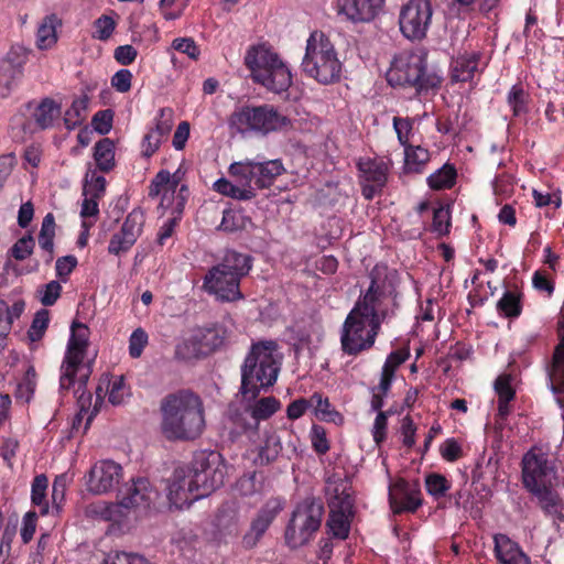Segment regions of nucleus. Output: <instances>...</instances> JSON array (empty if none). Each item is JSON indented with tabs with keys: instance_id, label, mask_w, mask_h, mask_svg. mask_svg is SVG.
I'll use <instances>...</instances> for the list:
<instances>
[{
	"instance_id": "b1692460",
	"label": "nucleus",
	"mask_w": 564,
	"mask_h": 564,
	"mask_svg": "<svg viewBox=\"0 0 564 564\" xmlns=\"http://www.w3.org/2000/svg\"><path fill=\"white\" fill-rule=\"evenodd\" d=\"M386 0H336L339 14L354 23L370 22L383 10Z\"/></svg>"
},
{
	"instance_id": "69168bd1",
	"label": "nucleus",
	"mask_w": 564,
	"mask_h": 564,
	"mask_svg": "<svg viewBox=\"0 0 564 564\" xmlns=\"http://www.w3.org/2000/svg\"><path fill=\"white\" fill-rule=\"evenodd\" d=\"M440 453L443 459L454 463L463 457L460 444L454 437L447 438L440 446Z\"/></svg>"
},
{
	"instance_id": "6e6d98bb",
	"label": "nucleus",
	"mask_w": 564,
	"mask_h": 564,
	"mask_svg": "<svg viewBox=\"0 0 564 564\" xmlns=\"http://www.w3.org/2000/svg\"><path fill=\"white\" fill-rule=\"evenodd\" d=\"M115 28V20L104 14L95 21L93 36L97 40L106 41L112 35Z\"/></svg>"
},
{
	"instance_id": "aec40b11",
	"label": "nucleus",
	"mask_w": 564,
	"mask_h": 564,
	"mask_svg": "<svg viewBox=\"0 0 564 564\" xmlns=\"http://www.w3.org/2000/svg\"><path fill=\"white\" fill-rule=\"evenodd\" d=\"M328 506L330 511L326 527L329 533L335 539L346 540L349 536L350 523L354 517V505L350 495L336 491Z\"/></svg>"
},
{
	"instance_id": "39448f33",
	"label": "nucleus",
	"mask_w": 564,
	"mask_h": 564,
	"mask_svg": "<svg viewBox=\"0 0 564 564\" xmlns=\"http://www.w3.org/2000/svg\"><path fill=\"white\" fill-rule=\"evenodd\" d=\"M387 82L392 87H409L422 93L438 88L442 77L427 70L426 52L416 50L401 52L393 58L387 72Z\"/></svg>"
},
{
	"instance_id": "473e14b6",
	"label": "nucleus",
	"mask_w": 564,
	"mask_h": 564,
	"mask_svg": "<svg viewBox=\"0 0 564 564\" xmlns=\"http://www.w3.org/2000/svg\"><path fill=\"white\" fill-rule=\"evenodd\" d=\"M62 25V20L55 14L45 15L39 23L36 30L35 45L40 51H47L55 46L58 41L57 28Z\"/></svg>"
},
{
	"instance_id": "58836bf2",
	"label": "nucleus",
	"mask_w": 564,
	"mask_h": 564,
	"mask_svg": "<svg viewBox=\"0 0 564 564\" xmlns=\"http://www.w3.org/2000/svg\"><path fill=\"white\" fill-rule=\"evenodd\" d=\"M214 189L221 195L238 199V200H250L256 197L254 187L248 185H241L239 183L234 184L227 178H219L214 183Z\"/></svg>"
},
{
	"instance_id": "ea45409f",
	"label": "nucleus",
	"mask_w": 564,
	"mask_h": 564,
	"mask_svg": "<svg viewBox=\"0 0 564 564\" xmlns=\"http://www.w3.org/2000/svg\"><path fill=\"white\" fill-rule=\"evenodd\" d=\"M89 98L86 95L75 98L64 113V124L67 130H74L86 119Z\"/></svg>"
},
{
	"instance_id": "393cba45",
	"label": "nucleus",
	"mask_w": 564,
	"mask_h": 564,
	"mask_svg": "<svg viewBox=\"0 0 564 564\" xmlns=\"http://www.w3.org/2000/svg\"><path fill=\"white\" fill-rule=\"evenodd\" d=\"M256 135L267 137L271 133L291 128V119L271 104L257 105Z\"/></svg>"
},
{
	"instance_id": "f3484780",
	"label": "nucleus",
	"mask_w": 564,
	"mask_h": 564,
	"mask_svg": "<svg viewBox=\"0 0 564 564\" xmlns=\"http://www.w3.org/2000/svg\"><path fill=\"white\" fill-rule=\"evenodd\" d=\"M123 477L120 464L111 459L95 463L86 475V489L94 495L112 491Z\"/></svg>"
},
{
	"instance_id": "412c9836",
	"label": "nucleus",
	"mask_w": 564,
	"mask_h": 564,
	"mask_svg": "<svg viewBox=\"0 0 564 564\" xmlns=\"http://www.w3.org/2000/svg\"><path fill=\"white\" fill-rule=\"evenodd\" d=\"M389 503L394 514L414 513L423 503L421 490L399 478L389 488Z\"/></svg>"
},
{
	"instance_id": "e2e57ef3",
	"label": "nucleus",
	"mask_w": 564,
	"mask_h": 564,
	"mask_svg": "<svg viewBox=\"0 0 564 564\" xmlns=\"http://www.w3.org/2000/svg\"><path fill=\"white\" fill-rule=\"evenodd\" d=\"M172 108H161L159 110V117L156 118V124L151 129L159 137L165 139L172 129Z\"/></svg>"
},
{
	"instance_id": "c9c22d12",
	"label": "nucleus",
	"mask_w": 564,
	"mask_h": 564,
	"mask_svg": "<svg viewBox=\"0 0 564 564\" xmlns=\"http://www.w3.org/2000/svg\"><path fill=\"white\" fill-rule=\"evenodd\" d=\"M522 296L517 289L506 290L496 305L498 314L510 319L518 318L522 313Z\"/></svg>"
},
{
	"instance_id": "4468645a",
	"label": "nucleus",
	"mask_w": 564,
	"mask_h": 564,
	"mask_svg": "<svg viewBox=\"0 0 564 564\" xmlns=\"http://www.w3.org/2000/svg\"><path fill=\"white\" fill-rule=\"evenodd\" d=\"M281 406L274 397L253 400V404L230 413V421L237 434H246L250 440L258 434L261 421L270 419Z\"/></svg>"
},
{
	"instance_id": "5fc2aeb1",
	"label": "nucleus",
	"mask_w": 564,
	"mask_h": 564,
	"mask_svg": "<svg viewBox=\"0 0 564 564\" xmlns=\"http://www.w3.org/2000/svg\"><path fill=\"white\" fill-rule=\"evenodd\" d=\"M409 357L410 351L406 348L391 351L382 366L381 372L394 377L397 369L404 364Z\"/></svg>"
},
{
	"instance_id": "bb28decb",
	"label": "nucleus",
	"mask_w": 564,
	"mask_h": 564,
	"mask_svg": "<svg viewBox=\"0 0 564 564\" xmlns=\"http://www.w3.org/2000/svg\"><path fill=\"white\" fill-rule=\"evenodd\" d=\"M529 492L536 499L545 517L564 521V502L560 494L553 489L552 484L536 487Z\"/></svg>"
},
{
	"instance_id": "864d4df0",
	"label": "nucleus",
	"mask_w": 564,
	"mask_h": 564,
	"mask_svg": "<svg viewBox=\"0 0 564 564\" xmlns=\"http://www.w3.org/2000/svg\"><path fill=\"white\" fill-rule=\"evenodd\" d=\"M452 227L449 210L440 206L433 210V219L431 230L438 236L449 234Z\"/></svg>"
},
{
	"instance_id": "f704fd0d",
	"label": "nucleus",
	"mask_w": 564,
	"mask_h": 564,
	"mask_svg": "<svg viewBox=\"0 0 564 564\" xmlns=\"http://www.w3.org/2000/svg\"><path fill=\"white\" fill-rule=\"evenodd\" d=\"M431 160V153L421 145H406L404 148V172L421 174Z\"/></svg>"
},
{
	"instance_id": "7c9ffc66",
	"label": "nucleus",
	"mask_w": 564,
	"mask_h": 564,
	"mask_svg": "<svg viewBox=\"0 0 564 564\" xmlns=\"http://www.w3.org/2000/svg\"><path fill=\"white\" fill-rule=\"evenodd\" d=\"M205 357L220 349L227 339L228 332L218 323L193 330Z\"/></svg>"
},
{
	"instance_id": "f03ea898",
	"label": "nucleus",
	"mask_w": 564,
	"mask_h": 564,
	"mask_svg": "<svg viewBox=\"0 0 564 564\" xmlns=\"http://www.w3.org/2000/svg\"><path fill=\"white\" fill-rule=\"evenodd\" d=\"M160 429L167 441H195L205 430L204 402L192 389L167 393L160 402Z\"/></svg>"
},
{
	"instance_id": "0e129e2a",
	"label": "nucleus",
	"mask_w": 564,
	"mask_h": 564,
	"mask_svg": "<svg viewBox=\"0 0 564 564\" xmlns=\"http://www.w3.org/2000/svg\"><path fill=\"white\" fill-rule=\"evenodd\" d=\"M393 128L400 144L405 148L410 145L409 138L413 129V121L410 118L394 117Z\"/></svg>"
},
{
	"instance_id": "4be33fe9",
	"label": "nucleus",
	"mask_w": 564,
	"mask_h": 564,
	"mask_svg": "<svg viewBox=\"0 0 564 564\" xmlns=\"http://www.w3.org/2000/svg\"><path fill=\"white\" fill-rule=\"evenodd\" d=\"M557 335L558 344L554 347L547 378L560 408L564 409V315L558 322Z\"/></svg>"
},
{
	"instance_id": "e433bc0d",
	"label": "nucleus",
	"mask_w": 564,
	"mask_h": 564,
	"mask_svg": "<svg viewBox=\"0 0 564 564\" xmlns=\"http://www.w3.org/2000/svg\"><path fill=\"white\" fill-rule=\"evenodd\" d=\"M55 217L52 213L45 215L39 234V246L44 251V261L50 264L54 259Z\"/></svg>"
},
{
	"instance_id": "4d7b16f0",
	"label": "nucleus",
	"mask_w": 564,
	"mask_h": 564,
	"mask_svg": "<svg viewBox=\"0 0 564 564\" xmlns=\"http://www.w3.org/2000/svg\"><path fill=\"white\" fill-rule=\"evenodd\" d=\"M35 242L31 235L18 239L11 248V256L19 261L25 260L33 252Z\"/></svg>"
},
{
	"instance_id": "2eb2a0df",
	"label": "nucleus",
	"mask_w": 564,
	"mask_h": 564,
	"mask_svg": "<svg viewBox=\"0 0 564 564\" xmlns=\"http://www.w3.org/2000/svg\"><path fill=\"white\" fill-rule=\"evenodd\" d=\"M356 166L358 183L365 199L371 200L377 195H381L388 182L389 164L379 159L360 158Z\"/></svg>"
},
{
	"instance_id": "1a4fd4ad",
	"label": "nucleus",
	"mask_w": 564,
	"mask_h": 564,
	"mask_svg": "<svg viewBox=\"0 0 564 564\" xmlns=\"http://www.w3.org/2000/svg\"><path fill=\"white\" fill-rule=\"evenodd\" d=\"M324 514V507L315 498L300 502L285 528L284 539L290 549L307 544L318 531Z\"/></svg>"
},
{
	"instance_id": "5701e85b",
	"label": "nucleus",
	"mask_w": 564,
	"mask_h": 564,
	"mask_svg": "<svg viewBox=\"0 0 564 564\" xmlns=\"http://www.w3.org/2000/svg\"><path fill=\"white\" fill-rule=\"evenodd\" d=\"M482 53L479 51H471L459 53L451 62L449 78L452 83H473L475 76H480L487 66L485 64L480 67Z\"/></svg>"
},
{
	"instance_id": "c756f323",
	"label": "nucleus",
	"mask_w": 564,
	"mask_h": 564,
	"mask_svg": "<svg viewBox=\"0 0 564 564\" xmlns=\"http://www.w3.org/2000/svg\"><path fill=\"white\" fill-rule=\"evenodd\" d=\"M253 265V258L243 252H238L234 249L226 250L221 261L215 267L225 273L231 274L240 282L251 271Z\"/></svg>"
},
{
	"instance_id": "680f3d73",
	"label": "nucleus",
	"mask_w": 564,
	"mask_h": 564,
	"mask_svg": "<svg viewBox=\"0 0 564 564\" xmlns=\"http://www.w3.org/2000/svg\"><path fill=\"white\" fill-rule=\"evenodd\" d=\"M113 111L110 109L97 111L91 119V126L100 134H107L112 128Z\"/></svg>"
},
{
	"instance_id": "c03bdc74",
	"label": "nucleus",
	"mask_w": 564,
	"mask_h": 564,
	"mask_svg": "<svg viewBox=\"0 0 564 564\" xmlns=\"http://www.w3.org/2000/svg\"><path fill=\"white\" fill-rule=\"evenodd\" d=\"M205 355L194 332L175 346L174 358L181 361H191L204 358Z\"/></svg>"
},
{
	"instance_id": "de8ad7c7",
	"label": "nucleus",
	"mask_w": 564,
	"mask_h": 564,
	"mask_svg": "<svg viewBox=\"0 0 564 564\" xmlns=\"http://www.w3.org/2000/svg\"><path fill=\"white\" fill-rule=\"evenodd\" d=\"M23 77L20 70H14L8 65H0V97L7 98L11 91L17 87L18 83Z\"/></svg>"
},
{
	"instance_id": "37998d69",
	"label": "nucleus",
	"mask_w": 564,
	"mask_h": 564,
	"mask_svg": "<svg viewBox=\"0 0 564 564\" xmlns=\"http://www.w3.org/2000/svg\"><path fill=\"white\" fill-rule=\"evenodd\" d=\"M264 434L265 438L259 448L258 459L261 465H269L279 457L282 451V443L274 431H265Z\"/></svg>"
},
{
	"instance_id": "9d476101",
	"label": "nucleus",
	"mask_w": 564,
	"mask_h": 564,
	"mask_svg": "<svg viewBox=\"0 0 564 564\" xmlns=\"http://www.w3.org/2000/svg\"><path fill=\"white\" fill-rule=\"evenodd\" d=\"M229 174L236 183L248 185L257 189L269 188L276 177L285 172L280 159L257 161L246 159L230 164Z\"/></svg>"
},
{
	"instance_id": "423d86ee",
	"label": "nucleus",
	"mask_w": 564,
	"mask_h": 564,
	"mask_svg": "<svg viewBox=\"0 0 564 564\" xmlns=\"http://www.w3.org/2000/svg\"><path fill=\"white\" fill-rule=\"evenodd\" d=\"M303 73L322 85L338 82L341 63L330 40L321 31L311 33L301 64Z\"/></svg>"
},
{
	"instance_id": "cd10ccee",
	"label": "nucleus",
	"mask_w": 564,
	"mask_h": 564,
	"mask_svg": "<svg viewBox=\"0 0 564 564\" xmlns=\"http://www.w3.org/2000/svg\"><path fill=\"white\" fill-rule=\"evenodd\" d=\"M495 555L500 564H531L530 557L521 546L507 534L498 533L494 536Z\"/></svg>"
},
{
	"instance_id": "a211bd4d",
	"label": "nucleus",
	"mask_w": 564,
	"mask_h": 564,
	"mask_svg": "<svg viewBox=\"0 0 564 564\" xmlns=\"http://www.w3.org/2000/svg\"><path fill=\"white\" fill-rule=\"evenodd\" d=\"M521 467L522 484L528 491L552 484L554 467L544 454L528 451L522 457Z\"/></svg>"
},
{
	"instance_id": "9b49d317",
	"label": "nucleus",
	"mask_w": 564,
	"mask_h": 564,
	"mask_svg": "<svg viewBox=\"0 0 564 564\" xmlns=\"http://www.w3.org/2000/svg\"><path fill=\"white\" fill-rule=\"evenodd\" d=\"M89 328L86 324L74 321L70 326V336L67 349L61 366L59 389L68 391L75 383L89 344Z\"/></svg>"
},
{
	"instance_id": "3c124183",
	"label": "nucleus",
	"mask_w": 564,
	"mask_h": 564,
	"mask_svg": "<svg viewBox=\"0 0 564 564\" xmlns=\"http://www.w3.org/2000/svg\"><path fill=\"white\" fill-rule=\"evenodd\" d=\"M247 218L240 213L232 209H226L223 213V219L219 229L226 232H235L246 228Z\"/></svg>"
},
{
	"instance_id": "7ed1b4c3",
	"label": "nucleus",
	"mask_w": 564,
	"mask_h": 564,
	"mask_svg": "<svg viewBox=\"0 0 564 564\" xmlns=\"http://www.w3.org/2000/svg\"><path fill=\"white\" fill-rule=\"evenodd\" d=\"M275 349L276 343L273 340L252 344L240 368L239 393L243 400H256L276 382L280 364L274 357Z\"/></svg>"
},
{
	"instance_id": "c85d7f7f",
	"label": "nucleus",
	"mask_w": 564,
	"mask_h": 564,
	"mask_svg": "<svg viewBox=\"0 0 564 564\" xmlns=\"http://www.w3.org/2000/svg\"><path fill=\"white\" fill-rule=\"evenodd\" d=\"M257 105L246 104L237 107L228 118V128L232 134L256 135Z\"/></svg>"
},
{
	"instance_id": "338daca9",
	"label": "nucleus",
	"mask_w": 564,
	"mask_h": 564,
	"mask_svg": "<svg viewBox=\"0 0 564 564\" xmlns=\"http://www.w3.org/2000/svg\"><path fill=\"white\" fill-rule=\"evenodd\" d=\"M392 415V412L379 411L375 419L372 437L377 445H381L387 437L388 417Z\"/></svg>"
},
{
	"instance_id": "052dcab7",
	"label": "nucleus",
	"mask_w": 564,
	"mask_h": 564,
	"mask_svg": "<svg viewBox=\"0 0 564 564\" xmlns=\"http://www.w3.org/2000/svg\"><path fill=\"white\" fill-rule=\"evenodd\" d=\"M495 391L498 395V402L511 403L516 398V390L512 388L508 376H500L496 379Z\"/></svg>"
},
{
	"instance_id": "8fccbe9b",
	"label": "nucleus",
	"mask_w": 564,
	"mask_h": 564,
	"mask_svg": "<svg viewBox=\"0 0 564 564\" xmlns=\"http://www.w3.org/2000/svg\"><path fill=\"white\" fill-rule=\"evenodd\" d=\"M425 488L429 495L438 499L451 489V482L444 475L432 473L425 477Z\"/></svg>"
},
{
	"instance_id": "79ce46f5",
	"label": "nucleus",
	"mask_w": 564,
	"mask_h": 564,
	"mask_svg": "<svg viewBox=\"0 0 564 564\" xmlns=\"http://www.w3.org/2000/svg\"><path fill=\"white\" fill-rule=\"evenodd\" d=\"M457 172L454 165L446 163L427 177V185L434 191L449 189L456 183Z\"/></svg>"
},
{
	"instance_id": "a18cd8bd",
	"label": "nucleus",
	"mask_w": 564,
	"mask_h": 564,
	"mask_svg": "<svg viewBox=\"0 0 564 564\" xmlns=\"http://www.w3.org/2000/svg\"><path fill=\"white\" fill-rule=\"evenodd\" d=\"M507 102L514 117H520L529 111V94L524 90L522 84H516L510 88L507 95Z\"/></svg>"
},
{
	"instance_id": "13d9d810",
	"label": "nucleus",
	"mask_w": 564,
	"mask_h": 564,
	"mask_svg": "<svg viewBox=\"0 0 564 564\" xmlns=\"http://www.w3.org/2000/svg\"><path fill=\"white\" fill-rule=\"evenodd\" d=\"M148 334L143 328L134 329L129 338V355L132 358H139L148 345Z\"/></svg>"
},
{
	"instance_id": "774afa93",
	"label": "nucleus",
	"mask_w": 564,
	"mask_h": 564,
	"mask_svg": "<svg viewBox=\"0 0 564 564\" xmlns=\"http://www.w3.org/2000/svg\"><path fill=\"white\" fill-rule=\"evenodd\" d=\"M172 47L192 59H197L200 54L199 47L192 37H177L173 40Z\"/></svg>"
},
{
	"instance_id": "a878e982",
	"label": "nucleus",
	"mask_w": 564,
	"mask_h": 564,
	"mask_svg": "<svg viewBox=\"0 0 564 564\" xmlns=\"http://www.w3.org/2000/svg\"><path fill=\"white\" fill-rule=\"evenodd\" d=\"M282 509L283 502L280 498H270L252 520L250 531L245 534V545L248 547L254 546Z\"/></svg>"
},
{
	"instance_id": "2f4dec72",
	"label": "nucleus",
	"mask_w": 564,
	"mask_h": 564,
	"mask_svg": "<svg viewBox=\"0 0 564 564\" xmlns=\"http://www.w3.org/2000/svg\"><path fill=\"white\" fill-rule=\"evenodd\" d=\"M85 517L91 520L111 522L113 524H121L126 521V517L118 501H94L86 506Z\"/></svg>"
},
{
	"instance_id": "09e8293b",
	"label": "nucleus",
	"mask_w": 564,
	"mask_h": 564,
	"mask_svg": "<svg viewBox=\"0 0 564 564\" xmlns=\"http://www.w3.org/2000/svg\"><path fill=\"white\" fill-rule=\"evenodd\" d=\"M31 54V50L21 46L13 45L7 54L6 59L2 62V65H8L14 70H20V74H24V66L29 62V56Z\"/></svg>"
},
{
	"instance_id": "49530a36",
	"label": "nucleus",
	"mask_w": 564,
	"mask_h": 564,
	"mask_svg": "<svg viewBox=\"0 0 564 564\" xmlns=\"http://www.w3.org/2000/svg\"><path fill=\"white\" fill-rule=\"evenodd\" d=\"M47 485L48 480L45 475H37L32 481L31 500L34 506L40 508L42 516L48 513V502L46 500Z\"/></svg>"
},
{
	"instance_id": "0eeeda50",
	"label": "nucleus",
	"mask_w": 564,
	"mask_h": 564,
	"mask_svg": "<svg viewBox=\"0 0 564 564\" xmlns=\"http://www.w3.org/2000/svg\"><path fill=\"white\" fill-rule=\"evenodd\" d=\"M252 80L268 90L280 94L292 84V75L280 56L264 46H252L245 56Z\"/></svg>"
},
{
	"instance_id": "72a5a7b5",
	"label": "nucleus",
	"mask_w": 564,
	"mask_h": 564,
	"mask_svg": "<svg viewBox=\"0 0 564 564\" xmlns=\"http://www.w3.org/2000/svg\"><path fill=\"white\" fill-rule=\"evenodd\" d=\"M61 115V106L52 98H44L36 106L32 113V118L36 127L41 130L50 129L54 126V121Z\"/></svg>"
},
{
	"instance_id": "603ef678",
	"label": "nucleus",
	"mask_w": 564,
	"mask_h": 564,
	"mask_svg": "<svg viewBox=\"0 0 564 564\" xmlns=\"http://www.w3.org/2000/svg\"><path fill=\"white\" fill-rule=\"evenodd\" d=\"M102 382L107 383L109 402L112 405L121 404L124 400V397L128 395L123 377H116L112 381L106 377L101 380V383Z\"/></svg>"
},
{
	"instance_id": "f8f14e48",
	"label": "nucleus",
	"mask_w": 564,
	"mask_h": 564,
	"mask_svg": "<svg viewBox=\"0 0 564 564\" xmlns=\"http://www.w3.org/2000/svg\"><path fill=\"white\" fill-rule=\"evenodd\" d=\"M159 497V490L145 477L131 478L117 492V499L126 520L130 512H134L137 517L147 513L155 506Z\"/></svg>"
},
{
	"instance_id": "ddd939ff",
	"label": "nucleus",
	"mask_w": 564,
	"mask_h": 564,
	"mask_svg": "<svg viewBox=\"0 0 564 564\" xmlns=\"http://www.w3.org/2000/svg\"><path fill=\"white\" fill-rule=\"evenodd\" d=\"M431 0H408L399 11V29L401 34L412 42L426 37L433 20Z\"/></svg>"
},
{
	"instance_id": "6ab92c4d",
	"label": "nucleus",
	"mask_w": 564,
	"mask_h": 564,
	"mask_svg": "<svg viewBox=\"0 0 564 564\" xmlns=\"http://www.w3.org/2000/svg\"><path fill=\"white\" fill-rule=\"evenodd\" d=\"M240 281L213 265L204 276L203 289L208 294L224 303L237 302L245 299L240 290Z\"/></svg>"
},
{
	"instance_id": "a19ab883",
	"label": "nucleus",
	"mask_w": 564,
	"mask_h": 564,
	"mask_svg": "<svg viewBox=\"0 0 564 564\" xmlns=\"http://www.w3.org/2000/svg\"><path fill=\"white\" fill-rule=\"evenodd\" d=\"M310 401L314 409L315 416L325 422L341 423L343 415L332 408L328 398H323L322 393L315 392L311 395Z\"/></svg>"
},
{
	"instance_id": "dca6fc26",
	"label": "nucleus",
	"mask_w": 564,
	"mask_h": 564,
	"mask_svg": "<svg viewBox=\"0 0 564 564\" xmlns=\"http://www.w3.org/2000/svg\"><path fill=\"white\" fill-rule=\"evenodd\" d=\"M145 215L141 208L132 209L124 218L119 231L108 243V253L117 257L128 253L143 232Z\"/></svg>"
},
{
	"instance_id": "f257e3e1",
	"label": "nucleus",
	"mask_w": 564,
	"mask_h": 564,
	"mask_svg": "<svg viewBox=\"0 0 564 564\" xmlns=\"http://www.w3.org/2000/svg\"><path fill=\"white\" fill-rule=\"evenodd\" d=\"M224 480L221 455L217 452H199L195 454L189 467L174 470L169 486V500L177 509L189 508L193 502L223 486Z\"/></svg>"
},
{
	"instance_id": "4c0bfd02",
	"label": "nucleus",
	"mask_w": 564,
	"mask_h": 564,
	"mask_svg": "<svg viewBox=\"0 0 564 564\" xmlns=\"http://www.w3.org/2000/svg\"><path fill=\"white\" fill-rule=\"evenodd\" d=\"M115 143L109 138L99 140L94 147V160L97 167L108 173L115 167Z\"/></svg>"
},
{
	"instance_id": "6e6552de",
	"label": "nucleus",
	"mask_w": 564,
	"mask_h": 564,
	"mask_svg": "<svg viewBox=\"0 0 564 564\" xmlns=\"http://www.w3.org/2000/svg\"><path fill=\"white\" fill-rule=\"evenodd\" d=\"M381 321L354 306L340 329V349L344 355L356 357L369 350L376 341Z\"/></svg>"
},
{
	"instance_id": "20e7f679",
	"label": "nucleus",
	"mask_w": 564,
	"mask_h": 564,
	"mask_svg": "<svg viewBox=\"0 0 564 564\" xmlns=\"http://www.w3.org/2000/svg\"><path fill=\"white\" fill-rule=\"evenodd\" d=\"M368 276L370 284L354 306L375 317V321L383 322L393 313L390 306H397L399 273L386 263H377Z\"/></svg>"
},
{
	"instance_id": "bf43d9fd",
	"label": "nucleus",
	"mask_w": 564,
	"mask_h": 564,
	"mask_svg": "<svg viewBox=\"0 0 564 564\" xmlns=\"http://www.w3.org/2000/svg\"><path fill=\"white\" fill-rule=\"evenodd\" d=\"M77 264L78 260L75 256L69 254L58 258L55 263L56 276L61 282L66 283Z\"/></svg>"
}]
</instances>
